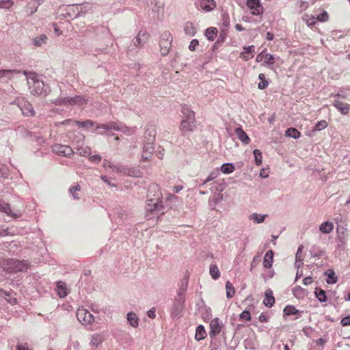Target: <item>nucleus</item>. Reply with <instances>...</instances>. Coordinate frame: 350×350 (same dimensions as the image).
<instances>
[{
  "label": "nucleus",
  "instance_id": "obj_63",
  "mask_svg": "<svg viewBox=\"0 0 350 350\" xmlns=\"http://www.w3.org/2000/svg\"><path fill=\"white\" fill-rule=\"evenodd\" d=\"M17 350H31L26 345H19L17 346Z\"/></svg>",
  "mask_w": 350,
  "mask_h": 350
},
{
  "label": "nucleus",
  "instance_id": "obj_40",
  "mask_svg": "<svg viewBox=\"0 0 350 350\" xmlns=\"http://www.w3.org/2000/svg\"><path fill=\"white\" fill-rule=\"evenodd\" d=\"M77 151L79 155L83 157H90L91 154V149L88 146L79 148Z\"/></svg>",
  "mask_w": 350,
  "mask_h": 350
},
{
  "label": "nucleus",
  "instance_id": "obj_42",
  "mask_svg": "<svg viewBox=\"0 0 350 350\" xmlns=\"http://www.w3.org/2000/svg\"><path fill=\"white\" fill-rule=\"evenodd\" d=\"M275 63V58L273 55L270 53L265 54V62L264 64L266 65H272Z\"/></svg>",
  "mask_w": 350,
  "mask_h": 350
},
{
  "label": "nucleus",
  "instance_id": "obj_27",
  "mask_svg": "<svg viewBox=\"0 0 350 350\" xmlns=\"http://www.w3.org/2000/svg\"><path fill=\"white\" fill-rule=\"evenodd\" d=\"M226 290L227 298L230 299L235 295V288L232 284L229 281H227L226 283Z\"/></svg>",
  "mask_w": 350,
  "mask_h": 350
},
{
  "label": "nucleus",
  "instance_id": "obj_61",
  "mask_svg": "<svg viewBox=\"0 0 350 350\" xmlns=\"http://www.w3.org/2000/svg\"><path fill=\"white\" fill-rule=\"evenodd\" d=\"M326 342V340L322 338H319L316 340V344L317 345L323 346Z\"/></svg>",
  "mask_w": 350,
  "mask_h": 350
},
{
  "label": "nucleus",
  "instance_id": "obj_53",
  "mask_svg": "<svg viewBox=\"0 0 350 350\" xmlns=\"http://www.w3.org/2000/svg\"><path fill=\"white\" fill-rule=\"evenodd\" d=\"M258 319L261 323H266L269 321V317L264 313H261L258 317Z\"/></svg>",
  "mask_w": 350,
  "mask_h": 350
},
{
  "label": "nucleus",
  "instance_id": "obj_17",
  "mask_svg": "<svg viewBox=\"0 0 350 350\" xmlns=\"http://www.w3.org/2000/svg\"><path fill=\"white\" fill-rule=\"evenodd\" d=\"M154 152V147L152 144H148L144 146L142 152V159L148 161L151 159Z\"/></svg>",
  "mask_w": 350,
  "mask_h": 350
},
{
  "label": "nucleus",
  "instance_id": "obj_58",
  "mask_svg": "<svg viewBox=\"0 0 350 350\" xmlns=\"http://www.w3.org/2000/svg\"><path fill=\"white\" fill-rule=\"evenodd\" d=\"M317 18L314 16H312L310 19L306 21L308 25H313L317 23Z\"/></svg>",
  "mask_w": 350,
  "mask_h": 350
},
{
  "label": "nucleus",
  "instance_id": "obj_45",
  "mask_svg": "<svg viewBox=\"0 0 350 350\" xmlns=\"http://www.w3.org/2000/svg\"><path fill=\"white\" fill-rule=\"evenodd\" d=\"M317 21L319 22H326L329 19V14L326 11H323L322 13L319 14L317 17Z\"/></svg>",
  "mask_w": 350,
  "mask_h": 350
},
{
  "label": "nucleus",
  "instance_id": "obj_48",
  "mask_svg": "<svg viewBox=\"0 0 350 350\" xmlns=\"http://www.w3.org/2000/svg\"><path fill=\"white\" fill-rule=\"evenodd\" d=\"M240 318L241 319L246 320L247 321L251 320V314L248 310H244L241 314Z\"/></svg>",
  "mask_w": 350,
  "mask_h": 350
},
{
  "label": "nucleus",
  "instance_id": "obj_22",
  "mask_svg": "<svg viewBox=\"0 0 350 350\" xmlns=\"http://www.w3.org/2000/svg\"><path fill=\"white\" fill-rule=\"evenodd\" d=\"M23 114L25 116L31 117L35 116V111L31 104L29 103H25L21 107Z\"/></svg>",
  "mask_w": 350,
  "mask_h": 350
},
{
  "label": "nucleus",
  "instance_id": "obj_60",
  "mask_svg": "<svg viewBox=\"0 0 350 350\" xmlns=\"http://www.w3.org/2000/svg\"><path fill=\"white\" fill-rule=\"evenodd\" d=\"M183 189V187L182 185H176L173 187L172 191L174 193H178Z\"/></svg>",
  "mask_w": 350,
  "mask_h": 350
},
{
  "label": "nucleus",
  "instance_id": "obj_46",
  "mask_svg": "<svg viewBox=\"0 0 350 350\" xmlns=\"http://www.w3.org/2000/svg\"><path fill=\"white\" fill-rule=\"evenodd\" d=\"M302 249H303V246L301 245L298 247V250H297V254H296V261L297 262H299L302 264V261H303V255H302Z\"/></svg>",
  "mask_w": 350,
  "mask_h": 350
},
{
  "label": "nucleus",
  "instance_id": "obj_41",
  "mask_svg": "<svg viewBox=\"0 0 350 350\" xmlns=\"http://www.w3.org/2000/svg\"><path fill=\"white\" fill-rule=\"evenodd\" d=\"M185 31L187 34L193 36L196 31V28L193 27L192 23H187L185 25Z\"/></svg>",
  "mask_w": 350,
  "mask_h": 350
},
{
  "label": "nucleus",
  "instance_id": "obj_10",
  "mask_svg": "<svg viewBox=\"0 0 350 350\" xmlns=\"http://www.w3.org/2000/svg\"><path fill=\"white\" fill-rule=\"evenodd\" d=\"M246 5L253 15L259 16L263 13L264 9L259 0H247Z\"/></svg>",
  "mask_w": 350,
  "mask_h": 350
},
{
  "label": "nucleus",
  "instance_id": "obj_16",
  "mask_svg": "<svg viewBox=\"0 0 350 350\" xmlns=\"http://www.w3.org/2000/svg\"><path fill=\"white\" fill-rule=\"evenodd\" d=\"M243 51L241 53L240 57L244 60H249L254 57V46H250L243 48Z\"/></svg>",
  "mask_w": 350,
  "mask_h": 350
},
{
  "label": "nucleus",
  "instance_id": "obj_2",
  "mask_svg": "<svg viewBox=\"0 0 350 350\" xmlns=\"http://www.w3.org/2000/svg\"><path fill=\"white\" fill-rule=\"evenodd\" d=\"M182 113L184 118L180 122V129L183 133L193 131L196 128L195 112L187 107H183Z\"/></svg>",
  "mask_w": 350,
  "mask_h": 350
},
{
  "label": "nucleus",
  "instance_id": "obj_57",
  "mask_svg": "<svg viewBox=\"0 0 350 350\" xmlns=\"http://www.w3.org/2000/svg\"><path fill=\"white\" fill-rule=\"evenodd\" d=\"M265 51H262L261 53H260L257 56H256V61L257 62H261L263 58H265Z\"/></svg>",
  "mask_w": 350,
  "mask_h": 350
},
{
  "label": "nucleus",
  "instance_id": "obj_56",
  "mask_svg": "<svg viewBox=\"0 0 350 350\" xmlns=\"http://www.w3.org/2000/svg\"><path fill=\"white\" fill-rule=\"evenodd\" d=\"M53 29H54L55 33L57 36L62 35V30H60V29L58 27V26H57V25L56 23H53Z\"/></svg>",
  "mask_w": 350,
  "mask_h": 350
},
{
  "label": "nucleus",
  "instance_id": "obj_62",
  "mask_svg": "<svg viewBox=\"0 0 350 350\" xmlns=\"http://www.w3.org/2000/svg\"><path fill=\"white\" fill-rule=\"evenodd\" d=\"M273 38H274V36H273V34L272 33H271L270 31L267 32V33H266V39L267 40L271 41V40H272L273 39Z\"/></svg>",
  "mask_w": 350,
  "mask_h": 350
},
{
  "label": "nucleus",
  "instance_id": "obj_49",
  "mask_svg": "<svg viewBox=\"0 0 350 350\" xmlns=\"http://www.w3.org/2000/svg\"><path fill=\"white\" fill-rule=\"evenodd\" d=\"M199 42L196 39H193L191 41L190 44L189 46V49L191 51H194L197 46H198Z\"/></svg>",
  "mask_w": 350,
  "mask_h": 350
},
{
  "label": "nucleus",
  "instance_id": "obj_21",
  "mask_svg": "<svg viewBox=\"0 0 350 350\" xmlns=\"http://www.w3.org/2000/svg\"><path fill=\"white\" fill-rule=\"evenodd\" d=\"M235 133L238 138L244 144H248L250 142V139L246 133L242 129L241 127H238L235 129Z\"/></svg>",
  "mask_w": 350,
  "mask_h": 350
},
{
  "label": "nucleus",
  "instance_id": "obj_19",
  "mask_svg": "<svg viewBox=\"0 0 350 350\" xmlns=\"http://www.w3.org/2000/svg\"><path fill=\"white\" fill-rule=\"evenodd\" d=\"M264 304L269 308L272 307L275 304V298L273 296V292L271 290H267L265 291V297L263 300Z\"/></svg>",
  "mask_w": 350,
  "mask_h": 350
},
{
  "label": "nucleus",
  "instance_id": "obj_6",
  "mask_svg": "<svg viewBox=\"0 0 350 350\" xmlns=\"http://www.w3.org/2000/svg\"><path fill=\"white\" fill-rule=\"evenodd\" d=\"M172 40V35L168 31H165L160 40V51L162 55L165 56L169 53L170 49L171 47V43Z\"/></svg>",
  "mask_w": 350,
  "mask_h": 350
},
{
  "label": "nucleus",
  "instance_id": "obj_39",
  "mask_svg": "<svg viewBox=\"0 0 350 350\" xmlns=\"http://www.w3.org/2000/svg\"><path fill=\"white\" fill-rule=\"evenodd\" d=\"M267 215H260L257 213H254L250 216V219H253L256 223H262L264 221Z\"/></svg>",
  "mask_w": 350,
  "mask_h": 350
},
{
  "label": "nucleus",
  "instance_id": "obj_51",
  "mask_svg": "<svg viewBox=\"0 0 350 350\" xmlns=\"http://www.w3.org/2000/svg\"><path fill=\"white\" fill-rule=\"evenodd\" d=\"M129 174L134 177H139L142 176V172L139 170L135 169L129 172Z\"/></svg>",
  "mask_w": 350,
  "mask_h": 350
},
{
  "label": "nucleus",
  "instance_id": "obj_44",
  "mask_svg": "<svg viewBox=\"0 0 350 350\" xmlns=\"http://www.w3.org/2000/svg\"><path fill=\"white\" fill-rule=\"evenodd\" d=\"M81 190V186L79 185H77L75 187H72L70 189V193L75 199H79V196L78 194V191Z\"/></svg>",
  "mask_w": 350,
  "mask_h": 350
},
{
  "label": "nucleus",
  "instance_id": "obj_35",
  "mask_svg": "<svg viewBox=\"0 0 350 350\" xmlns=\"http://www.w3.org/2000/svg\"><path fill=\"white\" fill-rule=\"evenodd\" d=\"M286 135L298 139L301 136V133L295 128H289L286 131Z\"/></svg>",
  "mask_w": 350,
  "mask_h": 350
},
{
  "label": "nucleus",
  "instance_id": "obj_8",
  "mask_svg": "<svg viewBox=\"0 0 350 350\" xmlns=\"http://www.w3.org/2000/svg\"><path fill=\"white\" fill-rule=\"evenodd\" d=\"M77 318L82 324H90L94 321L93 315L85 308H79L77 311Z\"/></svg>",
  "mask_w": 350,
  "mask_h": 350
},
{
  "label": "nucleus",
  "instance_id": "obj_29",
  "mask_svg": "<svg viewBox=\"0 0 350 350\" xmlns=\"http://www.w3.org/2000/svg\"><path fill=\"white\" fill-rule=\"evenodd\" d=\"M217 29L216 27H209L206 29L205 35L207 39L213 41L217 34Z\"/></svg>",
  "mask_w": 350,
  "mask_h": 350
},
{
  "label": "nucleus",
  "instance_id": "obj_7",
  "mask_svg": "<svg viewBox=\"0 0 350 350\" xmlns=\"http://www.w3.org/2000/svg\"><path fill=\"white\" fill-rule=\"evenodd\" d=\"M97 129H103L107 131H122L124 133H126L127 131L130 133L134 132V129H129L127 127L122 125L121 123H118L116 122H109L107 124H101L97 126Z\"/></svg>",
  "mask_w": 350,
  "mask_h": 350
},
{
  "label": "nucleus",
  "instance_id": "obj_64",
  "mask_svg": "<svg viewBox=\"0 0 350 350\" xmlns=\"http://www.w3.org/2000/svg\"><path fill=\"white\" fill-rule=\"evenodd\" d=\"M103 166H104V167H109L111 168V167H112V164L109 161L105 160L103 162Z\"/></svg>",
  "mask_w": 350,
  "mask_h": 350
},
{
  "label": "nucleus",
  "instance_id": "obj_47",
  "mask_svg": "<svg viewBox=\"0 0 350 350\" xmlns=\"http://www.w3.org/2000/svg\"><path fill=\"white\" fill-rule=\"evenodd\" d=\"M103 341V337L100 335H94L92 338V343L93 345H98Z\"/></svg>",
  "mask_w": 350,
  "mask_h": 350
},
{
  "label": "nucleus",
  "instance_id": "obj_9",
  "mask_svg": "<svg viewBox=\"0 0 350 350\" xmlns=\"http://www.w3.org/2000/svg\"><path fill=\"white\" fill-rule=\"evenodd\" d=\"M51 148L54 153L59 156L69 157L74 153L72 149L66 145L56 144Z\"/></svg>",
  "mask_w": 350,
  "mask_h": 350
},
{
  "label": "nucleus",
  "instance_id": "obj_4",
  "mask_svg": "<svg viewBox=\"0 0 350 350\" xmlns=\"http://www.w3.org/2000/svg\"><path fill=\"white\" fill-rule=\"evenodd\" d=\"M146 217L163 213V205L161 200L159 199H150L147 200L146 204Z\"/></svg>",
  "mask_w": 350,
  "mask_h": 350
},
{
  "label": "nucleus",
  "instance_id": "obj_37",
  "mask_svg": "<svg viewBox=\"0 0 350 350\" xmlns=\"http://www.w3.org/2000/svg\"><path fill=\"white\" fill-rule=\"evenodd\" d=\"M253 154L255 157V162L257 165H260L262 163V152L256 149L253 151Z\"/></svg>",
  "mask_w": 350,
  "mask_h": 350
},
{
  "label": "nucleus",
  "instance_id": "obj_55",
  "mask_svg": "<svg viewBox=\"0 0 350 350\" xmlns=\"http://www.w3.org/2000/svg\"><path fill=\"white\" fill-rule=\"evenodd\" d=\"M313 282V279L312 277L310 276H308V277H306L304 280H303V283L304 285H309L310 284H312Z\"/></svg>",
  "mask_w": 350,
  "mask_h": 350
},
{
  "label": "nucleus",
  "instance_id": "obj_5",
  "mask_svg": "<svg viewBox=\"0 0 350 350\" xmlns=\"http://www.w3.org/2000/svg\"><path fill=\"white\" fill-rule=\"evenodd\" d=\"M87 103V100L83 96L74 97H65L59 98L56 101V105L64 106L83 105Z\"/></svg>",
  "mask_w": 350,
  "mask_h": 350
},
{
  "label": "nucleus",
  "instance_id": "obj_50",
  "mask_svg": "<svg viewBox=\"0 0 350 350\" xmlns=\"http://www.w3.org/2000/svg\"><path fill=\"white\" fill-rule=\"evenodd\" d=\"M317 297L320 301H325L326 300L325 292L321 290L319 293H317Z\"/></svg>",
  "mask_w": 350,
  "mask_h": 350
},
{
  "label": "nucleus",
  "instance_id": "obj_11",
  "mask_svg": "<svg viewBox=\"0 0 350 350\" xmlns=\"http://www.w3.org/2000/svg\"><path fill=\"white\" fill-rule=\"evenodd\" d=\"M21 73L20 70L2 69L0 70V79L4 82H8L14 79V77Z\"/></svg>",
  "mask_w": 350,
  "mask_h": 350
},
{
  "label": "nucleus",
  "instance_id": "obj_31",
  "mask_svg": "<svg viewBox=\"0 0 350 350\" xmlns=\"http://www.w3.org/2000/svg\"><path fill=\"white\" fill-rule=\"evenodd\" d=\"M258 79L260 81V82L258 83V88L260 90H265V88H267L269 85V81L266 79L265 75L263 73H260L258 75Z\"/></svg>",
  "mask_w": 350,
  "mask_h": 350
},
{
  "label": "nucleus",
  "instance_id": "obj_13",
  "mask_svg": "<svg viewBox=\"0 0 350 350\" xmlns=\"http://www.w3.org/2000/svg\"><path fill=\"white\" fill-rule=\"evenodd\" d=\"M332 105L342 115H347L349 112L350 105L347 103L342 102L339 100H334Z\"/></svg>",
  "mask_w": 350,
  "mask_h": 350
},
{
  "label": "nucleus",
  "instance_id": "obj_28",
  "mask_svg": "<svg viewBox=\"0 0 350 350\" xmlns=\"http://www.w3.org/2000/svg\"><path fill=\"white\" fill-rule=\"evenodd\" d=\"M127 320L130 325L133 327L138 326V318L137 315L133 312H129L127 314Z\"/></svg>",
  "mask_w": 350,
  "mask_h": 350
},
{
  "label": "nucleus",
  "instance_id": "obj_23",
  "mask_svg": "<svg viewBox=\"0 0 350 350\" xmlns=\"http://www.w3.org/2000/svg\"><path fill=\"white\" fill-rule=\"evenodd\" d=\"M57 292L60 297H64L67 295V288L64 282L59 281L57 283Z\"/></svg>",
  "mask_w": 350,
  "mask_h": 350
},
{
  "label": "nucleus",
  "instance_id": "obj_20",
  "mask_svg": "<svg viewBox=\"0 0 350 350\" xmlns=\"http://www.w3.org/2000/svg\"><path fill=\"white\" fill-rule=\"evenodd\" d=\"M284 317L291 315H298L295 319H298L300 315V312L294 306L287 305L283 310Z\"/></svg>",
  "mask_w": 350,
  "mask_h": 350
},
{
  "label": "nucleus",
  "instance_id": "obj_32",
  "mask_svg": "<svg viewBox=\"0 0 350 350\" xmlns=\"http://www.w3.org/2000/svg\"><path fill=\"white\" fill-rule=\"evenodd\" d=\"M47 36L44 34L36 36L33 39V44L36 46H41L42 44H46L47 41Z\"/></svg>",
  "mask_w": 350,
  "mask_h": 350
},
{
  "label": "nucleus",
  "instance_id": "obj_33",
  "mask_svg": "<svg viewBox=\"0 0 350 350\" xmlns=\"http://www.w3.org/2000/svg\"><path fill=\"white\" fill-rule=\"evenodd\" d=\"M234 170L235 167L232 163H224L221 166V171L226 174L232 173Z\"/></svg>",
  "mask_w": 350,
  "mask_h": 350
},
{
  "label": "nucleus",
  "instance_id": "obj_24",
  "mask_svg": "<svg viewBox=\"0 0 350 350\" xmlns=\"http://www.w3.org/2000/svg\"><path fill=\"white\" fill-rule=\"evenodd\" d=\"M206 336V332L203 325H198L196 328L195 334V339L198 341L205 338Z\"/></svg>",
  "mask_w": 350,
  "mask_h": 350
},
{
  "label": "nucleus",
  "instance_id": "obj_54",
  "mask_svg": "<svg viewBox=\"0 0 350 350\" xmlns=\"http://www.w3.org/2000/svg\"><path fill=\"white\" fill-rule=\"evenodd\" d=\"M102 158L99 154H95L90 157V161L92 162H100Z\"/></svg>",
  "mask_w": 350,
  "mask_h": 350
},
{
  "label": "nucleus",
  "instance_id": "obj_15",
  "mask_svg": "<svg viewBox=\"0 0 350 350\" xmlns=\"http://www.w3.org/2000/svg\"><path fill=\"white\" fill-rule=\"evenodd\" d=\"M199 6L205 12H210L216 8V3L214 0H200Z\"/></svg>",
  "mask_w": 350,
  "mask_h": 350
},
{
  "label": "nucleus",
  "instance_id": "obj_59",
  "mask_svg": "<svg viewBox=\"0 0 350 350\" xmlns=\"http://www.w3.org/2000/svg\"><path fill=\"white\" fill-rule=\"evenodd\" d=\"M148 316L151 318V319H154L156 315H155V310L154 308H152L150 310H149L148 311Z\"/></svg>",
  "mask_w": 350,
  "mask_h": 350
},
{
  "label": "nucleus",
  "instance_id": "obj_30",
  "mask_svg": "<svg viewBox=\"0 0 350 350\" xmlns=\"http://www.w3.org/2000/svg\"><path fill=\"white\" fill-rule=\"evenodd\" d=\"M210 275L213 280H217L220 277V271L217 266L215 264L210 265Z\"/></svg>",
  "mask_w": 350,
  "mask_h": 350
},
{
  "label": "nucleus",
  "instance_id": "obj_52",
  "mask_svg": "<svg viewBox=\"0 0 350 350\" xmlns=\"http://www.w3.org/2000/svg\"><path fill=\"white\" fill-rule=\"evenodd\" d=\"M340 323L342 326L350 325V315L342 318L340 321Z\"/></svg>",
  "mask_w": 350,
  "mask_h": 350
},
{
  "label": "nucleus",
  "instance_id": "obj_1",
  "mask_svg": "<svg viewBox=\"0 0 350 350\" xmlns=\"http://www.w3.org/2000/svg\"><path fill=\"white\" fill-rule=\"evenodd\" d=\"M0 265L3 270L9 273L26 271L30 266L27 260L14 259H3L0 262Z\"/></svg>",
  "mask_w": 350,
  "mask_h": 350
},
{
  "label": "nucleus",
  "instance_id": "obj_14",
  "mask_svg": "<svg viewBox=\"0 0 350 350\" xmlns=\"http://www.w3.org/2000/svg\"><path fill=\"white\" fill-rule=\"evenodd\" d=\"M149 38V34L145 31H139L135 38L134 44L136 46H143Z\"/></svg>",
  "mask_w": 350,
  "mask_h": 350
},
{
  "label": "nucleus",
  "instance_id": "obj_36",
  "mask_svg": "<svg viewBox=\"0 0 350 350\" xmlns=\"http://www.w3.org/2000/svg\"><path fill=\"white\" fill-rule=\"evenodd\" d=\"M79 127H88L92 126L94 124V122L90 120H87L85 121H78L75 120L73 122Z\"/></svg>",
  "mask_w": 350,
  "mask_h": 350
},
{
  "label": "nucleus",
  "instance_id": "obj_43",
  "mask_svg": "<svg viewBox=\"0 0 350 350\" xmlns=\"http://www.w3.org/2000/svg\"><path fill=\"white\" fill-rule=\"evenodd\" d=\"M14 5V1L12 0H0V8L4 9H9Z\"/></svg>",
  "mask_w": 350,
  "mask_h": 350
},
{
  "label": "nucleus",
  "instance_id": "obj_34",
  "mask_svg": "<svg viewBox=\"0 0 350 350\" xmlns=\"http://www.w3.org/2000/svg\"><path fill=\"white\" fill-rule=\"evenodd\" d=\"M326 275H327V282L328 284H336L338 281L337 277L335 275V273L333 270L329 269L326 272Z\"/></svg>",
  "mask_w": 350,
  "mask_h": 350
},
{
  "label": "nucleus",
  "instance_id": "obj_18",
  "mask_svg": "<svg viewBox=\"0 0 350 350\" xmlns=\"http://www.w3.org/2000/svg\"><path fill=\"white\" fill-rule=\"evenodd\" d=\"M273 259V252L272 250H268L263 258V266L266 269H269L272 267Z\"/></svg>",
  "mask_w": 350,
  "mask_h": 350
},
{
  "label": "nucleus",
  "instance_id": "obj_12",
  "mask_svg": "<svg viewBox=\"0 0 350 350\" xmlns=\"http://www.w3.org/2000/svg\"><path fill=\"white\" fill-rule=\"evenodd\" d=\"M222 323L218 318L213 319L210 323L209 335L215 337L221 332Z\"/></svg>",
  "mask_w": 350,
  "mask_h": 350
},
{
  "label": "nucleus",
  "instance_id": "obj_3",
  "mask_svg": "<svg viewBox=\"0 0 350 350\" xmlns=\"http://www.w3.org/2000/svg\"><path fill=\"white\" fill-rule=\"evenodd\" d=\"M23 73L26 77V79L29 84H31L29 80L33 81L32 84L30 85V90L31 92L33 95L46 94L48 88H45V85L42 81L37 79L34 72H27V71H24Z\"/></svg>",
  "mask_w": 350,
  "mask_h": 350
},
{
  "label": "nucleus",
  "instance_id": "obj_26",
  "mask_svg": "<svg viewBox=\"0 0 350 350\" xmlns=\"http://www.w3.org/2000/svg\"><path fill=\"white\" fill-rule=\"evenodd\" d=\"M0 295L3 297L8 302L14 305L16 304V299L13 297L10 293L4 290H0Z\"/></svg>",
  "mask_w": 350,
  "mask_h": 350
},
{
  "label": "nucleus",
  "instance_id": "obj_38",
  "mask_svg": "<svg viewBox=\"0 0 350 350\" xmlns=\"http://www.w3.org/2000/svg\"><path fill=\"white\" fill-rule=\"evenodd\" d=\"M327 126H328V123L327 122V121L325 120H322L319 121L316 124L314 130L316 131H320L327 128Z\"/></svg>",
  "mask_w": 350,
  "mask_h": 350
},
{
  "label": "nucleus",
  "instance_id": "obj_25",
  "mask_svg": "<svg viewBox=\"0 0 350 350\" xmlns=\"http://www.w3.org/2000/svg\"><path fill=\"white\" fill-rule=\"evenodd\" d=\"M334 224L330 221L323 222L320 226V231L325 234H328L333 230Z\"/></svg>",
  "mask_w": 350,
  "mask_h": 350
}]
</instances>
